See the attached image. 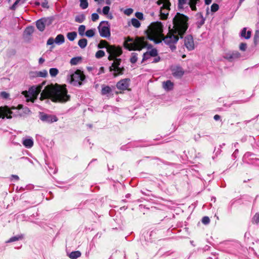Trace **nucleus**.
Listing matches in <instances>:
<instances>
[{
	"label": "nucleus",
	"mask_w": 259,
	"mask_h": 259,
	"mask_svg": "<svg viewBox=\"0 0 259 259\" xmlns=\"http://www.w3.org/2000/svg\"><path fill=\"white\" fill-rule=\"evenodd\" d=\"M188 18L185 15L177 13L173 19L174 29L169 30L165 37L162 34V25L160 22L152 23L147 30L148 39L154 41L156 44L163 40L168 45L171 50L176 49L175 44L179 39V35L182 36L188 28Z\"/></svg>",
	"instance_id": "f257e3e1"
},
{
	"label": "nucleus",
	"mask_w": 259,
	"mask_h": 259,
	"mask_svg": "<svg viewBox=\"0 0 259 259\" xmlns=\"http://www.w3.org/2000/svg\"><path fill=\"white\" fill-rule=\"evenodd\" d=\"M70 98L66 85H60L56 84L47 85L40 94V99L42 100L50 98L53 102L65 103L68 101Z\"/></svg>",
	"instance_id": "f03ea898"
},
{
	"label": "nucleus",
	"mask_w": 259,
	"mask_h": 259,
	"mask_svg": "<svg viewBox=\"0 0 259 259\" xmlns=\"http://www.w3.org/2000/svg\"><path fill=\"white\" fill-rule=\"evenodd\" d=\"M107 52L109 54L108 59L113 60V62L109 68L110 71L113 72L114 77L123 74L124 68L120 66L121 59L116 58L120 56L122 53L121 48L111 45L108 47Z\"/></svg>",
	"instance_id": "7ed1b4c3"
},
{
	"label": "nucleus",
	"mask_w": 259,
	"mask_h": 259,
	"mask_svg": "<svg viewBox=\"0 0 259 259\" xmlns=\"http://www.w3.org/2000/svg\"><path fill=\"white\" fill-rule=\"evenodd\" d=\"M22 110H24L25 113L30 112L28 108L23 109L22 106L20 105L18 108L12 107L11 109L9 108L8 106H4L0 107V118L8 119L12 118L13 117L22 116Z\"/></svg>",
	"instance_id": "20e7f679"
},
{
	"label": "nucleus",
	"mask_w": 259,
	"mask_h": 259,
	"mask_svg": "<svg viewBox=\"0 0 259 259\" xmlns=\"http://www.w3.org/2000/svg\"><path fill=\"white\" fill-rule=\"evenodd\" d=\"M44 83L39 84L37 86H32L29 88L28 91H23L22 94L25 96L26 101L34 102L37 98L39 93L41 92Z\"/></svg>",
	"instance_id": "39448f33"
},
{
	"label": "nucleus",
	"mask_w": 259,
	"mask_h": 259,
	"mask_svg": "<svg viewBox=\"0 0 259 259\" xmlns=\"http://www.w3.org/2000/svg\"><path fill=\"white\" fill-rule=\"evenodd\" d=\"M147 46V42L145 41L144 37H137L132 42H126L124 44L125 47L129 50L140 51Z\"/></svg>",
	"instance_id": "423d86ee"
},
{
	"label": "nucleus",
	"mask_w": 259,
	"mask_h": 259,
	"mask_svg": "<svg viewBox=\"0 0 259 259\" xmlns=\"http://www.w3.org/2000/svg\"><path fill=\"white\" fill-rule=\"evenodd\" d=\"M71 83L74 86H80L82 81L85 79V75L83 72L77 70L70 75Z\"/></svg>",
	"instance_id": "0eeeda50"
},
{
	"label": "nucleus",
	"mask_w": 259,
	"mask_h": 259,
	"mask_svg": "<svg viewBox=\"0 0 259 259\" xmlns=\"http://www.w3.org/2000/svg\"><path fill=\"white\" fill-rule=\"evenodd\" d=\"M157 3L158 5H162L160 10L161 18L166 19L169 10L170 3L169 0H158Z\"/></svg>",
	"instance_id": "6e6552de"
},
{
	"label": "nucleus",
	"mask_w": 259,
	"mask_h": 259,
	"mask_svg": "<svg viewBox=\"0 0 259 259\" xmlns=\"http://www.w3.org/2000/svg\"><path fill=\"white\" fill-rule=\"evenodd\" d=\"M98 29L102 37L107 38L110 36V25L107 21L101 22Z\"/></svg>",
	"instance_id": "1a4fd4ad"
},
{
	"label": "nucleus",
	"mask_w": 259,
	"mask_h": 259,
	"mask_svg": "<svg viewBox=\"0 0 259 259\" xmlns=\"http://www.w3.org/2000/svg\"><path fill=\"white\" fill-rule=\"evenodd\" d=\"M52 23V19L50 18H43L36 22L37 28L40 31H43L46 26L50 25Z\"/></svg>",
	"instance_id": "9d476101"
},
{
	"label": "nucleus",
	"mask_w": 259,
	"mask_h": 259,
	"mask_svg": "<svg viewBox=\"0 0 259 259\" xmlns=\"http://www.w3.org/2000/svg\"><path fill=\"white\" fill-rule=\"evenodd\" d=\"M184 45L189 51H192L194 49V42L192 35L186 36L184 39Z\"/></svg>",
	"instance_id": "9b49d317"
},
{
	"label": "nucleus",
	"mask_w": 259,
	"mask_h": 259,
	"mask_svg": "<svg viewBox=\"0 0 259 259\" xmlns=\"http://www.w3.org/2000/svg\"><path fill=\"white\" fill-rule=\"evenodd\" d=\"M130 82V79L128 78H125L120 80L116 84V87L120 90H126L128 89Z\"/></svg>",
	"instance_id": "f8f14e48"
},
{
	"label": "nucleus",
	"mask_w": 259,
	"mask_h": 259,
	"mask_svg": "<svg viewBox=\"0 0 259 259\" xmlns=\"http://www.w3.org/2000/svg\"><path fill=\"white\" fill-rule=\"evenodd\" d=\"M22 143L25 148L30 149L33 146V139L32 138L30 137H24L22 139Z\"/></svg>",
	"instance_id": "ddd939ff"
},
{
	"label": "nucleus",
	"mask_w": 259,
	"mask_h": 259,
	"mask_svg": "<svg viewBox=\"0 0 259 259\" xmlns=\"http://www.w3.org/2000/svg\"><path fill=\"white\" fill-rule=\"evenodd\" d=\"M171 72L172 74L176 77H182L184 73V71L183 69L179 66H174L171 68Z\"/></svg>",
	"instance_id": "4468645a"
},
{
	"label": "nucleus",
	"mask_w": 259,
	"mask_h": 259,
	"mask_svg": "<svg viewBox=\"0 0 259 259\" xmlns=\"http://www.w3.org/2000/svg\"><path fill=\"white\" fill-rule=\"evenodd\" d=\"M162 87L165 91H171L174 88V83L170 80H167L162 82Z\"/></svg>",
	"instance_id": "2eb2a0df"
},
{
	"label": "nucleus",
	"mask_w": 259,
	"mask_h": 259,
	"mask_svg": "<svg viewBox=\"0 0 259 259\" xmlns=\"http://www.w3.org/2000/svg\"><path fill=\"white\" fill-rule=\"evenodd\" d=\"M240 35L245 39H249L251 37V31L249 30L246 31V28H244L241 32Z\"/></svg>",
	"instance_id": "dca6fc26"
},
{
	"label": "nucleus",
	"mask_w": 259,
	"mask_h": 259,
	"mask_svg": "<svg viewBox=\"0 0 259 259\" xmlns=\"http://www.w3.org/2000/svg\"><path fill=\"white\" fill-rule=\"evenodd\" d=\"M112 90L109 86L103 85L102 87L101 94L102 95H107L111 93Z\"/></svg>",
	"instance_id": "f3484780"
},
{
	"label": "nucleus",
	"mask_w": 259,
	"mask_h": 259,
	"mask_svg": "<svg viewBox=\"0 0 259 259\" xmlns=\"http://www.w3.org/2000/svg\"><path fill=\"white\" fill-rule=\"evenodd\" d=\"M55 43L57 45H61L64 42V36L62 34H58L55 39Z\"/></svg>",
	"instance_id": "a211bd4d"
},
{
	"label": "nucleus",
	"mask_w": 259,
	"mask_h": 259,
	"mask_svg": "<svg viewBox=\"0 0 259 259\" xmlns=\"http://www.w3.org/2000/svg\"><path fill=\"white\" fill-rule=\"evenodd\" d=\"M81 255V252L79 251H74L71 252L69 255V257L71 259H76L78 257H80Z\"/></svg>",
	"instance_id": "6ab92c4d"
},
{
	"label": "nucleus",
	"mask_w": 259,
	"mask_h": 259,
	"mask_svg": "<svg viewBox=\"0 0 259 259\" xmlns=\"http://www.w3.org/2000/svg\"><path fill=\"white\" fill-rule=\"evenodd\" d=\"M199 0H189V5L192 11L196 10V5L199 2Z\"/></svg>",
	"instance_id": "aec40b11"
},
{
	"label": "nucleus",
	"mask_w": 259,
	"mask_h": 259,
	"mask_svg": "<svg viewBox=\"0 0 259 259\" xmlns=\"http://www.w3.org/2000/svg\"><path fill=\"white\" fill-rule=\"evenodd\" d=\"M88 41L85 38H82L79 40L78 45L81 49H84L87 45Z\"/></svg>",
	"instance_id": "412c9836"
},
{
	"label": "nucleus",
	"mask_w": 259,
	"mask_h": 259,
	"mask_svg": "<svg viewBox=\"0 0 259 259\" xmlns=\"http://www.w3.org/2000/svg\"><path fill=\"white\" fill-rule=\"evenodd\" d=\"M76 36H77V33L76 32H74V31L68 32L67 34V38L70 41L74 40L75 39V38L76 37Z\"/></svg>",
	"instance_id": "4be33fe9"
},
{
	"label": "nucleus",
	"mask_w": 259,
	"mask_h": 259,
	"mask_svg": "<svg viewBox=\"0 0 259 259\" xmlns=\"http://www.w3.org/2000/svg\"><path fill=\"white\" fill-rule=\"evenodd\" d=\"M85 19V16L83 14H80L75 16V21L78 23L83 22Z\"/></svg>",
	"instance_id": "5701e85b"
},
{
	"label": "nucleus",
	"mask_w": 259,
	"mask_h": 259,
	"mask_svg": "<svg viewBox=\"0 0 259 259\" xmlns=\"http://www.w3.org/2000/svg\"><path fill=\"white\" fill-rule=\"evenodd\" d=\"M23 238V235H19L16 236H14L9 239L7 242H12L14 241H18L19 240L22 239Z\"/></svg>",
	"instance_id": "b1692460"
},
{
	"label": "nucleus",
	"mask_w": 259,
	"mask_h": 259,
	"mask_svg": "<svg viewBox=\"0 0 259 259\" xmlns=\"http://www.w3.org/2000/svg\"><path fill=\"white\" fill-rule=\"evenodd\" d=\"M95 29H91L88 30L85 33V35L88 37H92L95 35Z\"/></svg>",
	"instance_id": "393cba45"
},
{
	"label": "nucleus",
	"mask_w": 259,
	"mask_h": 259,
	"mask_svg": "<svg viewBox=\"0 0 259 259\" xmlns=\"http://www.w3.org/2000/svg\"><path fill=\"white\" fill-rule=\"evenodd\" d=\"M111 45H108V42L106 40H101L100 43L98 45L99 48H105L107 50V48L109 46H111Z\"/></svg>",
	"instance_id": "a878e982"
},
{
	"label": "nucleus",
	"mask_w": 259,
	"mask_h": 259,
	"mask_svg": "<svg viewBox=\"0 0 259 259\" xmlns=\"http://www.w3.org/2000/svg\"><path fill=\"white\" fill-rule=\"evenodd\" d=\"M85 25H81L79 26L78 27V33L81 36H83V35H84L85 34Z\"/></svg>",
	"instance_id": "bb28decb"
},
{
	"label": "nucleus",
	"mask_w": 259,
	"mask_h": 259,
	"mask_svg": "<svg viewBox=\"0 0 259 259\" xmlns=\"http://www.w3.org/2000/svg\"><path fill=\"white\" fill-rule=\"evenodd\" d=\"M35 74L37 76L46 77L48 75V71L46 70H43L40 71L36 72Z\"/></svg>",
	"instance_id": "cd10ccee"
},
{
	"label": "nucleus",
	"mask_w": 259,
	"mask_h": 259,
	"mask_svg": "<svg viewBox=\"0 0 259 259\" xmlns=\"http://www.w3.org/2000/svg\"><path fill=\"white\" fill-rule=\"evenodd\" d=\"M131 24L133 26L135 27L136 28H139L141 25L139 21L136 18H133L131 20Z\"/></svg>",
	"instance_id": "c85d7f7f"
},
{
	"label": "nucleus",
	"mask_w": 259,
	"mask_h": 259,
	"mask_svg": "<svg viewBox=\"0 0 259 259\" xmlns=\"http://www.w3.org/2000/svg\"><path fill=\"white\" fill-rule=\"evenodd\" d=\"M49 72L52 77H55L58 74L59 71L56 68H52L50 69Z\"/></svg>",
	"instance_id": "c756f323"
},
{
	"label": "nucleus",
	"mask_w": 259,
	"mask_h": 259,
	"mask_svg": "<svg viewBox=\"0 0 259 259\" xmlns=\"http://www.w3.org/2000/svg\"><path fill=\"white\" fill-rule=\"evenodd\" d=\"M81 61L80 57H74L71 59L70 63L72 65L77 64Z\"/></svg>",
	"instance_id": "7c9ffc66"
},
{
	"label": "nucleus",
	"mask_w": 259,
	"mask_h": 259,
	"mask_svg": "<svg viewBox=\"0 0 259 259\" xmlns=\"http://www.w3.org/2000/svg\"><path fill=\"white\" fill-rule=\"evenodd\" d=\"M33 31H34L33 27L29 26L26 28L24 32L26 35H30L33 33Z\"/></svg>",
	"instance_id": "2f4dec72"
},
{
	"label": "nucleus",
	"mask_w": 259,
	"mask_h": 259,
	"mask_svg": "<svg viewBox=\"0 0 259 259\" xmlns=\"http://www.w3.org/2000/svg\"><path fill=\"white\" fill-rule=\"evenodd\" d=\"M137 54L136 53H133L132 54V56L130 59V61L132 63H135L138 60Z\"/></svg>",
	"instance_id": "473e14b6"
},
{
	"label": "nucleus",
	"mask_w": 259,
	"mask_h": 259,
	"mask_svg": "<svg viewBox=\"0 0 259 259\" xmlns=\"http://www.w3.org/2000/svg\"><path fill=\"white\" fill-rule=\"evenodd\" d=\"M80 6L82 9H85L88 7L87 0H80Z\"/></svg>",
	"instance_id": "72a5a7b5"
},
{
	"label": "nucleus",
	"mask_w": 259,
	"mask_h": 259,
	"mask_svg": "<svg viewBox=\"0 0 259 259\" xmlns=\"http://www.w3.org/2000/svg\"><path fill=\"white\" fill-rule=\"evenodd\" d=\"M252 223L257 224L259 223V212L256 213L252 218Z\"/></svg>",
	"instance_id": "f704fd0d"
},
{
	"label": "nucleus",
	"mask_w": 259,
	"mask_h": 259,
	"mask_svg": "<svg viewBox=\"0 0 259 259\" xmlns=\"http://www.w3.org/2000/svg\"><path fill=\"white\" fill-rule=\"evenodd\" d=\"M105 52L102 50H99L96 53L95 56L97 58H101L104 56Z\"/></svg>",
	"instance_id": "c9c22d12"
},
{
	"label": "nucleus",
	"mask_w": 259,
	"mask_h": 259,
	"mask_svg": "<svg viewBox=\"0 0 259 259\" xmlns=\"http://www.w3.org/2000/svg\"><path fill=\"white\" fill-rule=\"evenodd\" d=\"M22 1V0H16V2L14 3V4L11 7L10 9L12 10H15L19 4H22L21 3Z\"/></svg>",
	"instance_id": "e433bc0d"
},
{
	"label": "nucleus",
	"mask_w": 259,
	"mask_h": 259,
	"mask_svg": "<svg viewBox=\"0 0 259 259\" xmlns=\"http://www.w3.org/2000/svg\"><path fill=\"white\" fill-rule=\"evenodd\" d=\"M58 120V118L55 116H49V118L47 119L46 121L49 122H54Z\"/></svg>",
	"instance_id": "4c0bfd02"
},
{
	"label": "nucleus",
	"mask_w": 259,
	"mask_h": 259,
	"mask_svg": "<svg viewBox=\"0 0 259 259\" xmlns=\"http://www.w3.org/2000/svg\"><path fill=\"white\" fill-rule=\"evenodd\" d=\"M147 53L149 54V55H150L151 57H156L157 55V51L155 49H152L149 52H147Z\"/></svg>",
	"instance_id": "58836bf2"
},
{
	"label": "nucleus",
	"mask_w": 259,
	"mask_h": 259,
	"mask_svg": "<svg viewBox=\"0 0 259 259\" xmlns=\"http://www.w3.org/2000/svg\"><path fill=\"white\" fill-rule=\"evenodd\" d=\"M219 8V6L217 4H213L211 6V11L212 12H217Z\"/></svg>",
	"instance_id": "ea45409f"
},
{
	"label": "nucleus",
	"mask_w": 259,
	"mask_h": 259,
	"mask_svg": "<svg viewBox=\"0 0 259 259\" xmlns=\"http://www.w3.org/2000/svg\"><path fill=\"white\" fill-rule=\"evenodd\" d=\"M110 7L108 6L104 7L102 10L103 14L105 15L108 14L110 11Z\"/></svg>",
	"instance_id": "a19ab883"
},
{
	"label": "nucleus",
	"mask_w": 259,
	"mask_h": 259,
	"mask_svg": "<svg viewBox=\"0 0 259 259\" xmlns=\"http://www.w3.org/2000/svg\"><path fill=\"white\" fill-rule=\"evenodd\" d=\"M210 222L209 218L208 217H204L202 219V222L203 224L206 225L208 224Z\"/></svg>",
	"instance_id": "79ce46f5"
},
{
	"label": "nucleus",
	"mask_w": 259,
	"mask_h": 259,
	"mask_svg": "<svg viewBox=\"0 0 259 259\" xmlns=\"http://www.w3.org/2000/svg\"><path fill=\"white\" fill-rule=\"evenodd\" d=\"M247 48V45L245 43H241L240 45L239 49L241 51H245Z\"/></svg>",
	"instance_id": "37998d69"
},
{
	"label": "nucleus",
	"mask_w": 259,
	"mask_h": 259,
	"mask_svg": "<svg viewBox=\"0 0 259 259\" xmlns=\"http://www.w3.org/2000/svg\"><path fill=\"white\" fill-rule=\"evenodd\" d=\"M135 16L138 19L140 20L143 19V14L141 12H136L135 14Z\"/></svg>",
	"instance_id": "c03bdc74"
},
{
	"label": "nucleus",
	"mask_w": 259,
	"mask_h": 259,
	"mask_svg": "<svg viewBox=\"0 0 259 259\" xmlns=\"http://www.w3.org/2000/svg\"><path fill=\"white\" fill-rule=\"evenodd\" d=\"M124 12L125 14H126L127 16H129L133 13V10L131 8L126 9V10H125Z\"/></svg>",
	"instance_id": "a18cd8bd"
},
{
	"label": "nucleus",
	"mask_w": 259,
	"mask_h": 259,
	"mask_svg": "<svg viewBox=\"0 0 259 259\" xmlns=\"http://www.w3.org/2000/svg\"><path fill=\"white\" fill-rule=\"evenodd\" d=\"M99 15L97 13H93L92 15V20L93 21H96L99 19Z\"/></svg>",
	"instance_id": "49530a36"
},
{
	"label": "nucleus",
	"mask_w": 259,
	"mask_h": 259,
	"mask_svg": "<svg viewBox=\"0 0 259 259\" xmlns=\"http://www.w3.org/2000/svg\"><path fill=\"white\" fill-rule=\"evenodd\" d=\"M179 1V7L182 8L184 4L187 2V0H178Z\"/></svg>",
	"instance_id": "de8ad7c7"
},
{
	"label": "nucleus",
	"mask_w": 259,
	"mask_h": 259,
	"mask_svg": "<svg viewBox=\"0 0 259 259\" xmlns=\"http://www.w3.org/2000/svg\"><path fill=\"white\" fill-rule=\"evenodd\" d=\"M1 96L3 98V99H7L9 98V94L6 92H2L1 93Z\"/></svg>",
	"instance_id": "09e8293b"
},
{
	"label": "nucleus",
	"mask_w": 259,
	"mask_h": 259,
	"mask_svg": "<svg viewBox=\"0 0 259 259\" xmlns=\"http://www.w3.org/2000/svg\"><path fill=\"white\" fill-rule=\"evenodd\" d=\"M55 42V39L53 37H50L48 39L47 44L48 45H53Z\"/></svg>",
	"instance_id": "8fccbe9b"
},
{
	"label": "nucleus",
	"mask_w": 259,
	"mask_h": 259,
	"mask_svg": "<svg viewBox=\"0 0 259 259\" xmlns=\"http://www.w3.org/2000/svg\"><path fill=\"white\" fill-rule=\"evenodd\" d=\"M151 58V57L150 56V55H149L147 52H146L143 54V61L148 60Z\"/></svg>",
	"instance_id": "3c124183"
},
{
	"label": "nucleus",
	"mask_w": 259,
	"mask_h": 259,
	"mask_svg": "<svg viewBox=\"0 0 259 259\" xmlns=\"http://www.w3.org/2000/svg\"><path fill=\"white\" fill-rule=\"evenodd\" d=\"M41 6L44 8H48L49 7L48 6V3L47 0H45L42 3Z\"/></svg>",
	"instance_id": "603ef678"
},
{
	"label": "nucleus",
	"mask_w": 259,
	"mask_h": 259,
	"mask_svg": "<svg viewBox=\"0 0 259 259\" xmlns=\"http://www.w3.org/2000/svg\"><path fill=\"white\" fill-rule=\"evenodd\" d=\"M240 57V54L239 53L236 52L235 53H234L231 55L230 58H238Z\"/></svg>",
	"instance_id": "864d4df0"
},
{
	"label": "nucleus",
	"mask_w": 259,
	"mask_h": 259,
	"mask_svg": "<svg viewBox=\"0 0 259 259\" xmlns=\"http://www.w3.org/2000/svg\"><path fill=\"white\" fill-rule=\"evenodd\" d=\"M49 116L47 115H42L41 117V119L43 121H46L47 119L49 118Z\"/></svg>",
	"instance_id": "5fc2aeb1"
},
{
	"label": "nucleus",
	"mask_w": 259,
	"mask_h": 259,
	"mask_svg": "<svg viewBox=\"0 0 259 259\" xmlns=\"http://www.w3.org/2000/svg\"><path fill=\"white\" fill-rule=\"evenodd\" d=\"M104 73V67H101L100 68V70H99V72L98 73V74H101V73Z\"/></svg>",
	"instance_id": "6e6d98bb"
},
{
	"label": "nucleus",
	"mask_w": 259,
	"mask_h": 259,
	"mask_svg": "<svg viewBox=\"0 0 259 259\" xmlns=\"http://www.w3.org/2000/svg\"><path fill=\"white\" fill-rule=\"evenodd\" d=\"M38 62L39 64H42L45 62V59L42 58H40Z\"/></svg>",
	"instance_id": "4d7b16f0"
},
{
	"label": "nucleus",
	"mask_w": 259,
	"mask_h": 259,
	"mask_svg": "<svg viewBox=\"0 0 259 259\" xmlns=\"http://www.w3.org/2000/svg\"><path fill=\"white\" fill-rule=\"evenodd\" d=\"M214 119L215 120H218L220 118V116L219 115H215L214 116Z\"/></svg>",
	"instance_id": "13d9d810"
},
{
	"label": "nucleus",
	"mask_w": 259,
	"mask_h": 259,
	"mask_svg": "<svg viewBox=\"0 0 259 259\" xmlns=\"http://www.w3.org/2000/svg\"><path fill=\"white\" fill-rule=\"evenodd\" d=\"M160 60V58L159 57H157V58H156L154 59L153 61H152V62H158Z\"/></svg>",
	"instance_id": "bf43d9fd"
},
{
	"label": "nucleus",
	"mask_w": 259,
	"mask_h": 259,
	"mask_svg": "<svg viewBox=\"0 0 259 259\" xmlns=\"http://www.w3.org/2000/svg\"><path fill=\"white\" fill-rule=\"evenodd\" d=\"M211 0H205V3L206 5H209L211 3Z\"/></svg>",
	"instance_id": "052dcab7"
},
{
	"label": "nucleus",
	"mask_w": 259,
	"mask_h": 259,
	"mask_svg": "<svg viewBox=\"0 0 259 259\" xmlns=\"http://www.w3.org/2000/svg\"><path fill=\"white\" fill-rule=\"evenodd\" d=\"M106 3L107 5H110L111 4V0H106Z\"/></svg>",
	"instance_id": "680f3d73"
},
{
	"label": "nucleus",
	"mask_w": 259,
	"mask_h": 259,
	"mask_svg": "<svg viewBox=\"0 0 259 259\" xmlns=\"http://www.w3.org/2000/svg\"><path fill=\"white\" fill-rule=\"evenodd\" d=\"M103 0H95V1L98 2L99 4H101Z\"/></svg>",
	"instance_id": "e2e57ef3"
},
{
	"label": "nucleus",
	"mask_w": 259,
	"mask_h": 259,
	"mask_svg": "<svg viewBox=\"0 0 259 259\" xmlns=\"http://www.w3.org/2000/svg\"><path fill=\"white\" fill-rule=\"evenodd\" d=\"M13 177H14L17 180H18V179H19V177L16 175H13Z\"/></svg>",
	"instance_id": "0e129e2a"
},
{
	"label": "nucleus",
	"mask_w": 259,
	"mask_h": 259,
	"mask_svg": "<svg viewBox=\"0 0 259 259\" xmlns=\"http://www.w3.org/2000/svg\"><path fill=\"white\" fill-rule=\"evenodd\" d=\"M204 23V19L202 18V19H201V22H200V24L201 25L203 24V23Z\"/></svg>",
	"instance_id": "69168bd1"
},
{
	"label": "nucleus",
	"mask_w": 259,
	"mask_h": 259,
	"mask_svg": "<svg viewBox=\"0 0 259 259\" xmlns=\"http://www.w3.org/2000/svg\"><path fill=\"white\" fill-rule=\"evenodd\" d=\"M244 0H239V5L240 6L242 3H243V2H244Z\"/></svg>",
	"instance_id": "338daca9"
},
{
	"label": "nucleus",
	"mask_w": 259,
	"mask_h": 259,
	"mask_svg": "<svg viewBox=\"0 0 259 259\" xmlns=\"http://www.w3.org/2000/svg\"><path fill=\"white\" fill-rule=\"evenodd\" d=\"M256 36H259V31H256L255 36L256 37Z\"/></svg>",
	"instance_id": "774afa93"
}]
</instances>
